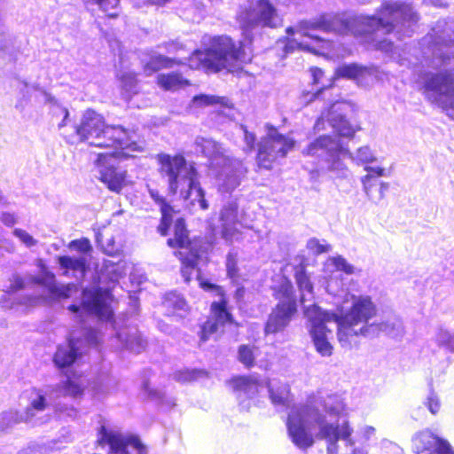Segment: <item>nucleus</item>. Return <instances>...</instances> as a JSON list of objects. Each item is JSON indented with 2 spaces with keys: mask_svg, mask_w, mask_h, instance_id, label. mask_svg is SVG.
I'll return each mask as SVG.
<instances>
[{
  "mask_svg": "<svg viewBox=\"0 0 454 454\" xmlns=\"http://www.w3.org/2000/svg\"><path fill=\"white\" fill-rule=\"evenodd\" d=\"M318 427L317 438L327 442V454H338V441L343 440L347 446H353L355 441L351 438L353 428L348 420L342 423L327 422L325 416L318 409L311 405H304L291 411L287 419V431L292 442L300 450H306L312 447L315 440L309 426Z\"/></svg>",
  "mask_w": 454,
  "mask_h": 454,
  "instance_id": "nucleus-1",
  "label": "nucleus"
},
{
  "mask_svg": "<svg viewBox=\"0 0 454 454\" xmlns=\"http://www.w3.org/2000/svg\"><path fill=\"white\" fill-rule=\"evenodd\" d=\"M159 171L166 178L168 191L176 194L179 191L185 200L194 206L199 204L200 209L208 208L205 192L198 180V172L192 163H188L183 155L171 156L166 153L158 155Z\"/></svg>",
  "mask_w": 454,
  "mask_h": 454,
  "instance_id": "nucleus-2",
  "label": "nucleus"
},
{
  "mask_svg": "<svg viewBox=\"0 0 454 454\" xmlns=\"http://www.w3.org/2000/svg\"><path fill=\"white\" fill-rule=\"evenodd\" d=\"M203 44L206 46L204 51H194L188 59V66L192 69L203 68L214 73L223 69L234 72L240 68V63L245 60L242 43L237 44L227 35L205 36Z\"/></svg>",
  "mask_w": 454,
  "mask_h": 454,
  "instance_id": "nucleus-3",
  "label": "nucleus"
},
{
  "mask_svg": "<svg viewBox=\"0 0 454 454\" xmlns=\"http://www.w3.org/2000/svg\"><path fill=\"white\" fill-rule=\"evenodd\" d=\"M74 133L81 141L91 139L90 145L142 151L134 140L133 130L121 125H106L103 116L90 109L83 114L80 124L74 126Z\"/></svg>",
  "mask_w": 454,
  "mask_h": 454,
  "instance_id": "nucleus-4",
  "label": "nucleus"
},
{
  "mask_svg": "<svg viewBox=\"0 0 454 454\" xmlns=\"http://www.w3.org/2000/svg\"><path fill=\"white\" fill-rule=\"evenodd\" d=\"M418 15L411 4L395 2L384 4L377 15L361 18L363 33L378 40L381 35L393 34L398 40L411 36Z\"/></svg>",
  "mask_w": 454,
  "mask_h": 454,
  "instance_id": "nucleus-5",
  "label": "nucleus"
},
{
  "mask_svg": "<svg viewBox=\"0 0 454 454\" xmlns=\"http://www.w3.org/2000/svg\"><path fill=\"white\" fill-rule=\"evenodd\" d=\"M302 153L317 160L321 169H326L336 177H346L348 168L341 157H351V153L343 148L340 140L328 135L320 136L310 142Z\"/></svg>",
  "mask_w": 454,
  "mask_h": 454,
  "instance_id": "nucleus-6",
  "label": "nucleus"
},
{
  "mask_svg": "<svg viewBox=\"0 0 454 454\" xmlns=\"http://www.w3.org/2000/svg\"><path fill=\"white\" fill-rule=\"evenodd\" d=\"M350 309L340 315L336 314L338 340L342 347L350 345L349 338L361 336L360 327L371 325L369 320L376 316V306L368 296H352Z\"/></svg>",
  "mask_w": 454,
  "mask_h": 454,
  "instance_id": "nucleus-7",
  "label": "nucleus"
},
{
  "mask_svg": "<svg viewBox=\"0 0 454 454\" xmlns=\"http://www.w3.org/2000/svg\"><path fill=\"white\" fill-rule=\"evenodd\" d=\"M273 295L278 303L269 315L265 325V333L282 332L290 324L297 312V299L292 282L282 278L279 284L273 288Z\"/></svg>",
  "mask_w": 454,
  "mask_h": 454,
  "instance_id": "nucleus-8",
  "label": "nucleus"
},
{
  "mask_svg": "<svg viewBox=\"0 0 454 454\" xmlns=\"http://www.w3.org/2000/svg\"><path fill=\"white\" fill-rule=\"evenodd\" d=\"M238 20L246 38L251 41L250 32L257 27H277L281 24L275 7L269 0H247L238 14Z\"/></svg>",
  "mask_w": 454,
  "mask_h": 454,
  "instance_id": "nucleus-9",
  "label": "nucleus"
},
{
  "mask_svg": "<svg viewBox=\"0 0 454 454\" xmlns=\"http://www.w3.org/2000/svg\"><path fill=\"white\" fill-rule=\"evenodd\" d=\"M98 343V333L91 327L82 325L79 334L72 331L67 341L57 347L53 356L54 365L62 371L69 368L82 356L83 345L97 346Z\"/></svg>",
  "mask_w": 454,
  "mask_h": 454,
  "instance_id": "nucleus-10",
  "label": "nucleus"
},
{
  "mask_svg": "<svg viewBox=\"0 0 454 454\" xmlns=\"http://www.w3.org/2000/svg\"><path fill=\"white\" fill-rule=\"evenodd\" d=\"M304 316L308 319L309 333L313 345L322 356H330L333 347L330 342L332 331L326 326L327 322H335L336 313L322 310L316 304L304 307Z\"/></svg>",
  "mask_w": 454,
  "mask_h": 454,
  "instance_id": "nucleus-11",
  "label": "nucleus"
},
{
  "mask_svg": "<svg viewBox=\"0 0 454 454\" xmlns=\"http://www.w3.org/2000/svg\"><path fill=\"white\" fill-rule=\"evenodd\" d=\"M82 388L74 381L67 379L56 385L46 386L35 390L30 405L26 410L25 420L31 421L37 412L46 410L49 406H58V398L61 396L77 397L82 394Z\"/></svg>",
  "mask_w": 454,
  "mask_h": 454,
  "instance_id": "nucleus-12",
  "label": "nucleus"
},
{
  "mask_svg": "<svg viewBox=\"0 0 454 454\" xmlns=\"http://www.w3.org/2000/svg\"><path fill=\"white\" fill-rule=\"evenodd\" d=\"M112 295L101 288L84 289L81 306L72 304L68 309L74 314L81 322L84 317L96 316L100 320L111 322L114 318V310L111 307Z\"/></svg>",
  "mask_w": 454,
  "mask_h": 454,
  "instance_id": "nucleus-13",
  "label": "nucleus"
},
{
  "mask_svg": "<svg viewBox=\"0 0 454 454\" xmlns=\"http://www.w3.org/2000/svg\"><path fill=\"white\" fill-rule=\"evenodd\" d=\"M131 149L113 148L109 152L98 154L97 164L100 168L99 179L106 184L107 188L119 193L125 184L126 171H118L115 168L117 161L133 158Z\"/></svg>",
  "mask_w": 454,
  "mask_h": 454,
  "instance_id": "nucleus-14",
  "label": "nucleus"
},
{
  "mask_svg": "<svg viewBox=\"0 0 454 454\" xmlns=\"http://www.w3.org/2000/svg\"><path fill=\"white\" fill-rule=\"evenodd\" d=\"M348 30V22L335 14L325 13L318 18L310 20H301L295 27H288L286 33L299 34L301 37H307L316 43L324 42L317 32H335L342 34Z\"/></svg>",
  "mask_w": 454,
  "mask_h": 454,
  "instance_id": "nucleus-15",
  "label": "nucleus"
},
{
  "mask_svg": "<svg viewBox=\"0 0 454 454\" xmlns=\"http://www.w3.org/2000/svg\"><path fill=\"white\" fill-rule=\"evenodd\" d=\"M294 140L286 137L271 127L265 137L258 144L257 161L261 168L270 169L279 158H285L294 148Z\"/></svg>",
  "mask_w": 454,
  "mask_h": 454,
  "instance_id": "nucleus-16",
  "label": "nucleus"
},
{
  "mask_svg": "<svg viewBox=\"0 0 454 454\" xmlns=\"http://www.w3.org/2000/svg\"><path fill=\"white\" fill-rule=\"evenodd\" d=\"M97 443L102 448L107 445L109 447L108 454H129V446L134 448L137 454L148 453L146 446L137 435L114 433L107 430L106 426L99 427Z\"/></svg>",
  "mask_w": 454,
  "mask_h": 454,
  "instance_id": "nucleus-17",
  "label": "nucleus"
},
{
  "mask_svg": "<svg viewBox=\"0 0 454 454\" xmlns=\"http://www.w3.org/2000/svg\"><path fill=\"white\" fill-rule=\"evenodd\" d=\"M350 112L351 106L348 103L335 102L331 106L326 115H323L317 121L315 129L317 130L324 129L325 119L340 137H351L355 134V129L347 119L348 114Z\"/></svg>",
  "mask_w": 454,
  "mask_h": 454,
  "instance_id": "nucleus-18",
  "label": "nucleus"
},
{
  "mask_svg": "<svg viewBox=\"0 0 454 454\" xmlns=\"http://www.w3.org/2000/svg\"><path fill=\"white\" fill-rule=\"evenodd\" d=\"M216 170V181L221 192L229 193L234 191L247 173L243 162L237 159L228 158Z\"/></svg>",
  "mask_w": 454,
  "mask_h": 454,
  "instance_id": "nucleus-19",
  "label": "nucleus"
},
{
  "mask_svg": "<svg viewBox=\"0 0 454 454\" xmlns=\"http://www.w3.org/2000/svg\"><path fill=\"white\" fill-rule=\"evenodd\" d=\"M361 336L372 339L380 333H384L393 339L402 338L404 334V326L401 318L395 314H389L380 322H372L371 325L360 327Z\"/></svg>",
  "mask_w": 454,
  "mask_h": 454,
  "instance_id": "nucleus-20",
  "label": "nucleus"
},
{
  "mask_svg": "<svg viewBox=\"0 0 454 454\" xmlns=\"http://www.w3.org/2000/svg\"><path fill=\"white\" fill-rule=\"evenodd\" d=\"M412 448L416 454H454L449 442L435 436L429 431L418 434L412 439Z\"/></svg>",
  "mask_w": 454,
  "mask_h": 454,
  "instance_id": "nucleus-21",
  "label": "nucleus"
},
{
  "mask_svg": "<svg viewBox=\"0 0 454 454\" xmlns=\"http://www.w3.org/2000/svg\"><path fill=\"white\" fill-rule=\"evenodd\" d=\"M31 282L44 286L54 300L67 299L73 292L77 291V286L74 283L58 284L54 273L43 266L38 276L31 277Z\"/></svg>",
  "mask_w": 454,
  "mask_h": 454,
  "instance_id": "nucleus-22",
  "label": "nucleus"
},
{
  "mask_svg": "<svg viewBox=\"0 0 454 454\" xmlns=\"http://www.w3.org/2000/svg\"><path fill=\"white\" fill-rule=\"evenodd\" d=\"M211 310L214 314V318L209 319L204 323L200 331V340L206 341L209 337L216 333L220 327H223L226 323L232 322V316L227 309V303L225 301H214L211 304Z\"/></svg>",
  "mask_w": 454,
  "mask_h": 454,
  "instance_id": "nucleus-23",
  "label": "nucleus"
},
{
  "mask_svg": "<svg viewBox=\"0 0 454 454\" xmlns=\"http://www.w3.org/2000/svg\"><path fill=\"white\" fill-rule=\"evenodd\" d=\"M195 151L201 153L208 159L211 168L221 166L222 162H225L229 156L225 154V150L221 144L211 138L197 137L194 140Z\"/></svg>",
  "mask_w": 454,
  "mask_h": 454,
  "instance_id": "nucleus-24",
  "label": "nucleus"
},
{
  "mask_svg": "<svg viewBox=\"0 0 454 454\" xmlns=\"http://www.w3.org/2000/svg\"><path fill=\"white\" fill-rule=\"evenodd\" d=\"M238 203L235 200L228 201L221 211L222 237L226 241H231L235 232L233 225L238 221Z\"/></svg>",
  "mask_w": 454,
  "mask_h": 454,
  "instance_id": "nucleus-25",
  "label": "nucleus"
},
{
  "mask_svg": "<svg viewBox=\"0 0 454 454\" xmlns=\"http://www.w3.org/2000/svg\"><path fill=\"white\" fill-rule=\"evenodd\" d=\"M115 337L123 348L131 352L139 354L145 348L146 341L136 328L119 331Z\"/></svg>",
  "mask_w": 454,
  "mask_h": 454,
  "instance_id": "nucleus-26",
  "label": "nucleus"
},
{
  "mask_svg": "<svg viewBox=\"0 0 454 454\" xmlns=\"http://www.w3.org/2000/svg\"><path fill=\"white\" fill-rule=\"evenodd\" d=\"M294 278L301 292V303L304 308L306 306L305 301H311L314 298V294L313 285L303 264L301 263L294 267Z\"/></svg>",
  "mask_w": 454,
  "mask_h": 454,
  "instance_id": "nucleus-27",
  "label": "nucleus"
},
{
  "mask_svg": "<svg viewBox=\"0 0 454 454\" xmlns=\"http://www.w3.org/2000/svg\"><path fill=\"white\" fill-rule=\"evenodd\" d=\"M167 243L170 247H180L185 249V251H190L193 247L196 250L195 245L189 240L185 222L181 217L175 221L174 238L168 239Z\"/></svg>",
  "mask_w": 454,
  "mask_h": 454,
  "instance_id": "nucleus-28",
  "label": "nucleus"
},
{
  "mask_svg": "<svg viewBox=\"0 0 454 454\" xmlns=\"http://www.w3.org/2000/svg\"><path fill=\"white\" fill-rule=\"evenodd\" d=\"M336 74L340 77L364 80L374 74L372 67L360 66L356 63L344 64L336 69Z\"/></svg>",
  "mask_w": 454,
  "mask_h": 454,
  "instance_id": "nucleus-29",
  "label": "nucleus"
},
{
  "mask_svg": "<svg viewBox=\"0 0 454 454\" xmlns=\"http://www.w3.org/2000/svg\"><path fill=\"white\" fill-rule=\"evenodd\" d=\"M268 392L271 403L275 406L287 407L289 405L290 388L288 385L270 382Z\"/></svg>",
  "mask_w": 454,
  "mask_h": 454,
  "instance_id": "nucleus-30",
  "label": "nucleus"
},
{
  "mask_svg": "<svg viewBox=\"0 0 454 454\" xmlns=\"http://www.w3.org/2000/svg\"><path fill=\"white\" fill-rule=\"evenodd\" d=\"M58 262L59 266L66 270L64 275L67 276V270H72L81 274V277H84L88 270V262L85 256H69L62 255L59 256Z\"/></svg>",
  "mask_w": 454,
  "mask_h": 454,
  "instance_id": "nucleus-31",
  "label": "nucleus"
},
{
  "mask_svg": "<svg viewBox=\"0 0 454 454\" xmlns=\"http://www.w3.org/2000/svg\"><path fill=\"white\" fill-rule=\"evenodd\" d=\"M183 254V253H180ZM185 256L182 258L183 267L181 269V274L184 278L185 282H189L192 278V275L196 271V267L199 259L201 257V254L198 250H194L193 247L190 251L184 252Z\"/></svg>",
  "mask_w": 454,
  "mask_h": 454,
  "instance_id": "nucleus-32",
  "label": "nucleus"
},
{
  "mask_svg": "<svg viewBox=\"0 0 454 454\" xmlns=\"http://www.w3.org/2000/svg\"><path fill=\"white\" fill-rule=\"evenodd\" d=\"M364 169L368 172L366 176L362 177L361 181L363 188L370 200L373 199L372 188L377 185V178L385 176V169L380 167L366 166Z\"/></svg>",
  "mask_w": 454,
  "mask_h": 454,
  "instance_id": "nucleus-33",
  "label": "nucleus"
},
{
  "mask_svg": "<svg viewBox=\"0 0 454 454\" xmlns=\"http://www.w3.org/2000/svg\"><path fill=\"white\" fill-rule=\"evenodd\" d=\"M158 84L167 90H176L189 84L180 74L172 72L169 74H160L157 77Z\"/></svg>",
  "mask_w": 454,
  "mask_h": 454,
  "instance_id": "nucleus-34",
  "label": "nucleus"
},
{
  "mask_svg": "<svg viewBox=\"0 0 454 454\" xmlns=\"http://www.w3.org/2000/svg\"><path fill=\"white\" fill-rule=\"evenodd\" d=\"M235 388L248 398H253L259 392L260 383L254 377L242 376L234 380Z\"/></svg>",
  "mask_w": 454,
  "mask_h": 454,
  "instance_id": "nucleus-35",
  "label": "nucleus"
},
{
  "mask_svg": "<svg viewBox=\"0 0 454 454\" xmlns=\"http://www.w3.org/2000/svg\"><path fill=\"white\" fill-rule=\"evenodd\" d=\"M58 443V440H51L43 443L34 442L20 450L18 454H51L53 451L60 449L57 446Z\"/></svg>",
  "mask_w": 454,
  "mask_h": 454,
  "instance_id": "nucleus-36",
  "label": "nucleus"
},
{
  "mask_svg": "<svg viewBox=\"0 0 454 454\" xmlns=\"http://www.w3.org/2000/svg\"><path fill=\"white\" fill-rule=\"evenodd\" d=\"M162 306L169 312L185 311L187 304L184 297L176 292L166 294L162 301Z\"/></svg>",
  "mask_w": 454,
  "mask_h": 454,
  "instance_id": "nucleus-37",
  "label": "nucleus"
},
{
  "mask_svg": "<svg viewBox=\"0 0 454 454\" xmlns=\"http://www.w3.org/2000/svg\"><path fill=\"white\" fill-rule=\"evenodd\" d=\"M295 49H307L310 51L306 42H298L297 39H280L277 42L276 51H281L282 59L294 52Z\"/></svg>",
  "mask_w": 454,
  "mask_h": 454,
  "instance_id": "nucleus-38",
  "label": "nucleus"
},
{
  "mask_svg": "<svg viewBox=\"0 0 454 454\" xmlns=\"http://www.w3.org/2000/svg\"><path fill=\"white\" fill-rule=\"evenodd\" d=\"M174 61L173 59L160 54L153 55L145 65V72L147 73V74H151L161 68L172 67Z\"/></svg>",
  "mask_w": 454,
  "mask_h": 454,
  "instance_id": "nucleus-39",
  "label": "nucleus"
},
{
  "mask_svg": "<svg viewBox=\"0 0 454 454\" xmlns=\"http://www.w3.org/2000/svg\"><path fill=\"white\" fill-rule=\"evenodd\" d=\"M18 49L14 45L13 38L11 36L0 40V59L9 63H14L17 59Z\"/></svg>",
  "mask_w": 454,
  "mask_h": 454,
  "instance_id": "nucleus-40",
  "label": "nucleus"
},
{
  "mask_svg": "<svg viewBox=\"0 0 454 454\" xmlns=\"http://www.w3.org/2000/svg\"><path fill=\"white\" fill-rule=\"evenodd\" d=\"M435 341L439 347L454 353V332L450 333L442 327L439 328L435 334Z\"/></svg>",
  "mask_w": 454,
  "mask_h": 454,
  "instance_id": "nucleus-41",
  "label": "nucleus"
},
{
  "mask_svg": "<svg viewBox=\"0 0 454 454\" xmlns=\"http://www.w3.org/2000/svg\"><path fill=\"white\" fill-rule=\"evenodd\" d=\"M325 411L329 415L338 416L344 409L342 400L338 395H329L324 400Z\"/></svg>",
  "mask_w": 454,
  "mask_h": 454,
  "instance_id": "nucleus-42",
  "label": "nucleus"
},
{
  "mask_svg": "<svg viewBox=\"0 0 454 454\" xmlns=\"http://www.w3.org/2000/svg\"><path fill=\"white\" fill-rule=\"evenodd\" d=\"M23 419L17 411H8L0 414V431L4 432Z\"/></svg>",
  "mask_w": 454,
  "mask_h": 454,
  "instance_id": "nucleus-43",
  "label": "nucleus"
},
{
  "mask_svg": "<svg viewBox=\"0 0 454 454\" xmlns=\"http://www.w3.org/2000/svg\"><path fill=\"white\" fill-rule=\"evenodd\" d=\"M206 375V372L197 369H184L176 372L173 375L175 380L178 382H190Z\"/></svg>",
  "mask_w": 454,
  "mask_h": 454,
  "instance_id": "nucleus-44",
  "label": "nucleus"
},
{
  "mask_svg": "<svg viewBox=\"0 0 454 454\" xmlns=\"http://www.w3.org/2000/svg\"><path fill=\"white\" fill-rule=\"evenodd\" d=\"M86 4H97L100 10L106 12L110 18H115L117 13L110 12L112 10H115L120 3V0H82Z\"/></svg>",
  "mask_w": 454,
  "mask_h": 454,
  "instance_id": "nucleus-45",
  "label": "nucleus"
},
{
  "mask_svg": "<svg viewBox=\"0 0 454 454\" xmlns=\"http://www.w3.org/2000/svg\"><path fill=\"white\" fill-rule=\"evenodd\" d=\"M160 213L161 219L157 229L161 236H167L173 221L174 209L173 207L171 209H163Z\"/></svg>",
  "mask_w": 454,
  "mask_h": 454,
  "instance_id": "nucleus-46",
  "label": "nucleus"
},
{
  "mask_svg": "<svg viewBox=\"0 0 454 454\" xmlns=\"http://www.w3.org/2000/svg\"><path fill=\"white\" fill-rule=\"evenodd\" d=\"M68 247L71 250H75L83 254H88L92 251V246H91L90 240L86 238L72 240L69 243Z\"/></svg>",
  "mask_w": 454,
  "mask_h": 454,
  "instance_id": "nucleus-47",
  "label": "nucleus"
},
{
  "mask_svg": "<svg viewBox=\"0 0 454 454\" xmlns=\"http://www.w3.org/2000/svg\"><path fill=\"white\" fill-rule=\"evenodd\" d=\"M239 360L247 367L254 364V356L252 348L247 345L239 348Z\"/></svg>",
  "mask_w": 454,
  "mask_h": 454,
  "instance_id": "nucleus-48",
  "label": "nucleus"
},
{
  "mask_svg": "<svg viewBox=\"0 0 454 454\" xmlns=\"http://www.w3.org/2000/svg\"><path fill=\"white\" fill-rule=\"evenodd\" d=\"M333 265L340 271L345 272L346 274H353L355 271V268L353 265L348 263L347 260L341 255L334 256L331 258Z\"/></svg>",
  "mask_w": 454,
  "mask_h": 454,
  "instance_id": "nucleus-49",
  "label": "nucleus"
},
{
  "mask_svg": "<svg viewBox=\"0 0 454 454\" xmlns=\"http://www.w3.org/2000/svg\"><path fill=\"white\" fill-rule=\"evenodd\" d=\"M351 159L356 160L357 164L369 163L374 160V156L367 146L361 147L357 150L356 158L351 154Z\"/></svg>",
  "mask_w": 454,
  "mask_h": 454,
  "instance_id": "nucleus-50",
  "label": "nucleus"
},
{
  "mask_svg": "<svg viewBox=\"0 0 454 454\" xmlns=\"http://www.w3.org/2000/svg\"><path fill=\"white\" fill-rule=\"evenodd\" d=\"M307 248L315 254H320L330 251L331 246L328 244H321L316 238H311L307 242Z\"/></svg>",
  "mask_w": 454,
  "mask_h": 454,
  "instance_id": "nucleus-51",
  "label": "nucleus"
},
{
  "mask_svg": "<svg viewBox=\"0 0 454 454\" xmlns=\"http://www.w3.org/2000/svg\"><path fill=\"white\" fill-rule=\"evenodd\" d=\"M13 235L20 239L27 247H31L36 245L37 241L26 231L22 229H14Z\"/></svg>",
  "mask_w": 454,
  "mask_h": 454,
  "instance_id": "nucleus-52",
  "label": "nucleus"
},
{
  "mask_svg": "<svg viewBox=\"0 0 454 454\" xmlns=\"http://www.w3.org/2000/svg\"><path fill=\"white\" fill-rule=\"evenodd\" d=\"M226 270L227 273L231 278H233L238 273L237 265V253L229 252L226 257Z\"/></svg>",
  "mask_w": 454,
  "mask_h": 454,
  "instance_id": "nucleus-53",
  "label": "nucleus"
},
{
  "mask_svg": "<svg viewBox=\"0 0 454 454\" xmlns=\"http://www.w3.org/2000/svg\"><path fill=\"white\" fill-rule=\"evenodd\" d=\"M424 403L432 414H436L440 410L441 403L434 391L430 392Z\"/></svg>",
  "mask_w": 454,
  "mask_h": 454,
  "instance_id": "nucleus-54",
  "label": "nucleus"
},
{
  "mask_svg": "<svg viewBox=\"0 0 454 454\" xmlns=\"http://www.w3.org/2000/svg\"><path fill=\"white\" fill-rule=\"evenodd\" d=\"M221 99L215 96L200 94L193 98V102L199 106H209L220 103Z\"/></svg>",
  "mask_w": 454,
  "mask_h": 454,
  "instance_id": "nucleus-55",
  "label": "nucleus"
},
{
  "mask_svg": "<svg viewBox=\"0 0 454 454\" xmlns=\"http://www.w3.org/2000/svg\"><path fill=\"white\" fill-rule=\"evenodd\" d=\"M149 194L150 197L155 201V203L160 206V211H162L163 209L172 208V206L166 201L165 198L161 196L158 191L150 189Z\"/></svg>",
  "mask_w": 454,
  "mask_h": 454,
  "instance_id": "nucleus-56",
  "label": "nucleus"
},
{
  "mask_svg": "<svg viewBox=\"0 0 454 454\" xmlns=\"http://www.w3.org/2000/svg\"><path fill=\"white\" fill-rule=\"evenodd\" d=\"M325 90V89L324 87H322V88L317 89L315 90H314V89L312 90H304L301 95V99L303 100V102L305 104H309V103L312 102L314 99H316V98H319L321 95H323Z\"/></svg>",
  "mask_w": 454,
  "mask_h": 454,
  "instance_id": "nucleus-57",
  "label": "nucleus"
},
{
  "mask_svg": "<svg viewBox=\"0 0 454 454\" xmlns=\"http://www.w3.org/2000/svg\"><path fill=\"white\" fill-rule=\"evenodd\" d=\"M241 129L244 132V140L247 145V150L251 152L254 149L256 136L254 133L248 131L246 126L242 125Z\"/></svg>",
  "mask_w": 454,
  "mask_h": 454,
  "instance_id": "nucleus-58",
  "label": "nucleus"
},
{
  "mask_svg": "<svg viewBox=\"0 0 454 454\" xmlns=\"http://www.w3.org/2000/svg\"><path fill=\"white\" fill-rule=\"evenodd\" d=\"M142 389L152 400H161L163 395L162 393L157 389H153L150 387L148 381H144L142 384Z\"/></svg>",
  "mask_w": 454,
  "mask_h": 454,
  "instance_id": "nucleus-59",
  "label": "nucleus"
},
{
  "mask_svg": "<svg viewBox=\"0 0 454 454\" xmlns=\"http://www.w3.org/2000/svg\"><path fill=\"white\" fill-rule=\"evenodd\" d=\"M25 286L24 280L19 275H14L12 279H11L10 286H7V292L15 293L17 291L22 290Z\"/></svg>",
  "mask_w": 454,
  "mask_h": 454,
  "instance_id": "nucleus-60",
  "label": "nucleus"
},
{
  "mask_svg": "<svg viewBox=\"0 0 454 454\" xmlns=\"http://www.w3.org/2000/svg\"><path fill=\"white\" fill-rule=\"evenodd\" d=\"M0 220L7 227H12L18 222L16 215L10 212H3L1 214Z\"/></svg>",
  "mask_w": 454,
  "mask_h": 454,
  "instance_id": "nucleus-61",
  "label": "nucleus"
},
{
  "mask_svg": "<svg viewBox=\"0 0 454 454\" xmlns=\"http://www.w3.org/2000/svg\"><path fill=\"white\" fill-rule=\"evenodd\" d=\"M123 83L127 90L133 91L136 88V79L133 74L123 75Z\"/></svg>",
  "mask_w": 454,
  "mask_h": 454,
  "instance_id": "nucleus-62",
  "label": "nucleus"
},
{
  "mask_svg": "<svg viewBox=\"0 0 454 454\" xmlns=\"http://www.w3.org/2000/svg\"><path fill=\"white\" fill-rule=\"evenodd\" d=\"M388 188H389V184L387 183L381 182L380 185L378 189V192H379L378 196L377 197L373 196V199L372 200L378 202V201H380L381 200H383L385 197V193H386V192H387Z\"/></svg>",
  "mask_w": 454,
  "mask_h": 454,
  "instance_id": "nucleus-63",
  "label": "nucleus"
},
{
  "mask_svg": "<svg viewBox=\"0 0 454 454\" xmlns=\"http://www.w3.org/2000/svg\"><path fill=\"white\" fill-rule=\"evenodd\" d=\"M313 83L317 84L323 76V71L320 68L313 67L310 69Z\"/></svg>",
  "mask_w": 454,
  "mask_h": 454,
  "instance_id": "nucleus-64",
  "label": "nucleus"
}]
</instances>
